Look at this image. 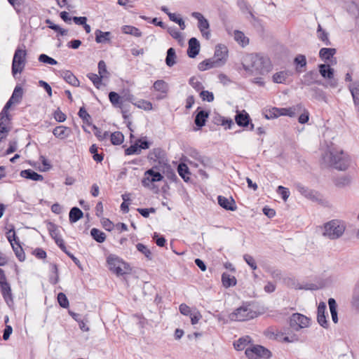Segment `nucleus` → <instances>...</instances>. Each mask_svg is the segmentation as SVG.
Returning a JSON list of instances; mask_svg holds the SVG:
<instances>
[{"label":"nucleus","mask_w":359,"mask_h":359,"mask_svg":"<svg viewBox=\"0 0 359 359\" xmlns=\"http://www.w3.org/2000/svg\"><path fill=\"white\" fill-rule=\"evenodd\" d=\"M243 66L245 71L250 72L254 74L264 75L271 70L269 59L259 54L248 55Z\"/></svg>","instance_id":"f257e3e1"},{"label":"nucleus","mask_w":359,"mask_h":359,"mask_svg":"<svg viewBox=\"0 0 359 359\" xmlns=\"http://www.w3.org/2000/svg\"><path fill=\"white\" fill-rule=\"evenodd\" d=\"M323 158L330 166L339 170H345L349 166V156L342 151L340 152L329 151L324 155Z\"/></svg>","instance_id":"f03ea898"},{"label":"nucleus","mask_w":359,"mask_h":359,"mask_svg":"<svg viewBox=\"0 0 359 359\" xmlns=\"http://www.w3.org/2000/svg\"><path fill=\"white\" fill-rule=\"evenodd\" d=\"M345 229L346 224L343 221L333 219L325 224L323 235L329 239L334 240L340 238Z\"/></svg>","instance_id":"7ed1b4c3"},{"label":"nucleus","mask_w":359,"mask_h":359,"mask_svg":"<svg viewBox=\"0 0 359 359\" xmlns=\"http://www.w3.org/2000/svg\"><path fill=\"white\" fill-rule=\"evenodd\" d=\"M259 314L250 304H243L229 315V318L234 321H247L257 318Z\"/></svg>","instance_id":"20e7f679"},{"label":"nucleus","mask_w":359,"mask_h":359,"mask_svg":"<svg viewBox=\"0 0 359 359\" xmlns=\"http://www.w3.org/2000/svg\"><path fill=\"white\" fill-rule=\"evenodd\" d=\"M302 105L297 104L288 108H277L273 107L272 109L266 111L264 116L266 119H272L278 118L280 116H288L290 117H294L297 113L300 112L302 110Z\"/></svg>","instance_id":"39448f33"},{"label":"nucleus","mask_w":359,"mask_h":359,"mask_svg":"<svg viewBox=\"0 0 359 359\" xmlns=\"http://www.w3.org/2000/svg\"><path fill=\"white\" fill-rule=\"evenodd\" d=\"M23 48L18 46L15 51L12 62V74L15 76L17 73H21L25 68L26 63L27 51L25 46Z\"/></svg>","instance_id":"423d86ee"},{"label":"nucleus","mask_w":359,"mask_h":359,"mask_svg":"<svg viewBox=\"0 0 359 359\" xmlns=\"http://www.w3.org/2000/svg\"><path fill=\"white\" fill-rule=\"evenodd\" d=\"M245 354L248 359H257L259 358L268 359L271 356V352L261 345H252L247 348Z\"/></svg>","instance_id":"0eeeda50"},{"label":"nucleus","mask_w":359,"mask_h":359,"mask_svg":"<svg viewBox=\"0 0 359 359\" xmlns=\"http://www.w3.org/2000/svg\"><path fill=\"white\" fill-rule=\"evenodd\" d=\"M0 290L8 305L13 303V295L10 284L8 283L4 271L0 268Z\"/></svg>","instance_id":"6e6552de"},{"label":"nucleus","mask_w":359,"mask_h":359,"mask_svg":"<svg viewBox=\"0 0 359 359\" xmlns=\"http://www.w3.org/2000/svg\"><path fill=\"white\" fill-rule=\"evenodd\" d=\"M310 319L301 313H293L290 319V326L295 331L309 327Z\"/></svg>","instance_id":"1a4fd4ad"},{"label":"nucleus","mask_w":359,"mask_h":359,"mask_svg":"<svg viewBox=\"0 0 359 359\" xmlns=\"http://www.w3.org/2000/svg\"><path fill=\"white\" fill-rule=\"evenodd\" d=\"M295 189L304 197L313 201H321L320 194L313 189H310L301 183L294 184Z\"/></svg>","instance_id":"9d476101"},{"label":"nucleus","mask_w":359,"mask_h":359,"mask_svg":"<svg viewBox=\"0 0 359 359\" xmlns=\"http://www.w3.org/2000/svg\"><path fill=\"white\" fill-rule=\"evenodd\" d=\"M228 56L227 48L222 44H218L215 47V53L211 59L217 64L218 67L222 66L226 61Z\"/></svg>","instance_id":"9b49d317"},{"label":"nucleus","mask_w":359,"mask_h":359,"mask_svg":"<svg viewBox=\"0 0 359 359\" xmlns=\"http://www.w3.org/2000/svg\"><path fill=\"white\" fill-rule=\"evenodd\" d=\"M235 121L236 124L241 127L246 128L250 126V130H254L255 126L251 122L249 114L245 110L236 111Z\"/></svg>","instance_id":"f8f14e48"},{"label":"nucleus","mask_w":359,"mask_h":359,"mask_svg":"<svg viewBox=\"0 0 359 359\" xmlns=\"http://www.w3.org/2000/svg\"><path fill=\"white\" fill-rule=\"evenodd\" d=\"M163 178V175L159 172H155L153 168L149 169L144 172L142 184L144 187H149L150 183L160 182Z\"/></svg>","instance_id":"ddd939ff"},{"label":"nucleus","mask_w":359,"mask_h":359,"mask_svg":"<svg viewBox=\"0 0 359 359\" xmlns=\"http://www.w3.org/2000/svg\"><path fill=\"white\" fill-rule=\"evenodd\" d=\"M200 51V43L196 38L192 37L189 40V47L187 55L191 58H194L198 55Z\"/></svg>","instance_id":"4468645a"},{"label":"nucleus","mask_w":359,"mask_h":359,"mask_svg":"<svg viewBox=\"0 0 359 359\" xmlns=\"http://www.w3.org/2000/svg\"><path fill=\"white\" fill-rule=\"evenodd\" d=\"M326 305L324 302H320L317 309L318 323L323 327L327 328L328 323L325 316Z\"/></svg>","instance_id":"2eb2a0df"},{"label":"nucleus","mask_w":359,"mask_h":359,"mask_svg":"<svg viewBox=\"0 0 359 359\" xmlns=\"http://www.w3.org/2000/svg\"><path fill=\"white\" fill-rule=\"evenodd\" d=\"M59 74L63 79L74 87L79 86L80 82L79 79L69 70H62L59 72Z\"/></svg>","instance_id":"dca6fc26"},{"label":"nucleus","mask_w":359,"mask_h":359,"mask_svg":"<svg viewBox=\"0 0 359 359\" xmlns=\"http://www.w3.org/2000/svg\"><path fill=\"white\" fill-rule=\"evenodd\" d=\"M217 201L219 205L225 210L234 211L237 208L235 201L232 198H227L224 196H219Z\"/></svg>","instance_id":"f3484780"},{"label":"nucleus","mask_w":359,"mask_h":359,"mask_svg":"<svg viewBox=\"0 0 359 359\" xmlns=\"http://www.w3.org/2000/svg\"><path fill=\"white\" fill-rule=\"evenodd\" d=\"M191 16L198 20V27L200 32L209 29L210 25L207 19L198 12H193Z\"/></svg>","instance_id":"a211bd4d"},{"label":"nucleus","mask_w":359,"mask_h":359,"mask_svg":"<svg viewBox=\"0 0 359 359\" xmlns=\"http://www.w3.org/2000/svg\"><path fill=\"white\" fill-rule=\"evenodd\" d=\"M318 77V74L316 72L311 71L307 72L304 76L303 83L306 86H311L313 83L322 84V82L317 79Z\"/></svg>","instance_id":"6ab92c4d"},{"label":"nucleus","mask_w":359,"mask_h":359,"mask_svg":"<svg viewBox=\"0 0 359 359\" xmlns=\"http://www.w3.org/2000/svg\"><path fill=\"white\" fill-rule=\"evenodd\" d=\"M20 175L22 177L34 181H42L43 180V177L41 175L38 174L31 169L23 170L20 172Z\"/></svg>","instance_id":"aec40b11"},{"label":"nucleus","mask_w":359,"mask_h":359,"mask_svg":"<svg viewBox=\"0 0 359 359\" xmlns=\"http://www.w3.org/2000/svg\"><path fill=\"white\" fill-rule=\"evenodd\" d=\"M13 104H16L15 102H13L12 100L9 99L8 101L6 102V105L3 108L2 111L0 113V123L6 125L8 122L10 121L9 115L8 113V110L11 107Z\"/></svg>","instance_id":"412c9836"},{"label":"nucleus","mask_w":359,"mask_h":359,"mask_svg":"<svg viewBox=\"0 0 359 359\" xmlns=\"http://www.w3.org/2000/svg\"><path fill=\"white\" fill-rule=\"evenodd\" d=\"M209 116V112L205 110H200L197 112L194 123L198 127L201 128L205 125L207 118Z\"/></svg>","instance_id":"4be33fe9"},{"label":"nucleus","mask_w":359,"mask_h":359,"mask_svg":"<svg viewBox=\"0 0 359 359\" xmlns=\"http://www.w3.org/2000/svg\"><path fill=\"white\" fill-rule=\"evenodd\" d=\"M95 41L98 43H108L111 40L110 32H102L100 29H96L95 32Z\"/></svg>","instance_id":"5701e85b"},{"label":"nucleus","mask_w":359,"mask_h":359,"mask_svg":"<svg viewBox=\"0 0 359 359\" xmlns=\"http://www.w3.org/2000/svg\"><path fill=\"white\" fill-rule=\"evenodd\" d=\"M53 133L56 137L63 140L69 135L70 129L64 126H59L53 129Z\"/></svg>","instance_id":"b1692460"},{"label":"nucleus","mask_w":359,"mask_h":359,"mask_svg":"<svg viewBox=\"0 0 359 359\" xmlns=\"http://www.w3.org/2000/svg\"><path fill=\"white\" fill-rule=\"evenodd\" d=\"M319 72L321 76L328 79L334 77V69L329 65L321 64L319 65Z\"/></svg>","instance_id":"393cba45"},{"label":"nucleus","mask_w":359,"mask_h":359,"mask_svg":"<svg viewBox=\"0 0 359 359\" xmlns=\"http://www.w3.org/2000/svg\"><path fill=\"white\" fill-rule=\"evenodd\" d=\"M83 216V212L77 207L72 208L69 214V219L70 223H75Z\"/></svg>","instance_id":"a878e982"},{"label":"nucleus","mask_w":359,"mask_h":359,"mask_svg":"<svg viewBox=\"0 0 359 359\" xmlns=\"http://www.w3.org/2000/svg\"><path fill=\"white\" fill-rule=\"evenodd\" d=\"M250 341L251 338L249 336H245L234 341L233 346L237 351H242L245 348Z\"/></svg>","instance_id":"bb28decb"},{"label":"nucleus","mask_w":359,"mask_h":359,"mask_svg":"<svg viewBox=\"0 0 359 359\" xmlns=\"http://www.w3.org/2000/svg\"><path fill=\"white\" fill-rule=\"evenodd\" d=\"M107 261L109 264V270L115 273L117 270V266H119L122 260L115 255H109Z\"/></svg>","instance_id":"cd10ccee"},{"label":"nucleus","mask_w":359,"mask_h":359,"mask_svg":"<svg viewBox=\"0 0 359 359\" xmlns=\"http://www.w3.org/2000/svg\"><path fill=\"white\" fill-rule=\"evenodd\" d=\"M47 229H48L50 236L55 241V242L57 239L61 238V237L60 236V232L58 230V227L55 224H54L51 222H48L47 224Z\"/></svg>","instance_id":"c85d7f7f"},{"label":"nucleus","mask_w":359,"mask_h":359,"mask_svg":"<svg viewBox=\"0 0 359 359\" xmlns=\"http://www.w3.org/2000/svg\"><path fill=\"white\" fill-rule=\"evenodd\" d=\"M222 282L225 287H229L236 285V279L234 276L229 275L227 273H223L222 275Z\"/></svg>","instance_id":"c756f323"},{"label":"nucleus","mask_w":359,"mask_h":359,"mask_svg":"<svg viewBox=\"0 0 359 359\" xmlns=\"http://www.w3.org/2000/svg\"><path fill=\"white\" fill-rule=\"evenodd\" d=\"M177 172L180 176L184 180V182H188L190 178V172L188 166L185 163H180L177 167Z\"/></svg>","instance_id":"7c9ffc66"},{"label":"nucleus","mask_w":359,"mask_h":359,"mask_svg":"<svg viewBox=\"0 0 359 359\" xmlns=\"http://www.w3.org/2000/svg\"><path fill=\"white\" fill-rule=\"evenodd\" d=\"M11 246L18 260L23 262L25 259V254L20 242H15L14 244L11 245Z\"/></svg>","instance_id":"2f4dec72"},{"label":"nucleus","mask_w":359,"mask_h":359,"mask_svg":"<svg viewBox=\"0 0 359 359\" xmlns=\"http://www.w3.org/2000/svg\"><path fill=\"white\" fill-rule=\"evenodd\" d=\"M328 304L330 307L332 319L334 323H337L338 322V316L337 311V305L335 299L333 298H330L328 299Z\"/></svg>","instance_id":"473e14b6"},{"label":"nucleus","mask_w":359,"mask_h":359,"mask_svg":"<svg viewBox=\"0 0 359 359\" xmlns=\"http://www.w3.org/2000/svg\"><path fill=\"white\" fill-rule=\"evenodd\" d=\"M336 53L335 48H323L319 51V56L323 60H328Z\"/></svg>","instance_id":"72a5a7b5"},{"label":"nucleus","mask_w":359,"mask_h":359,"mask_svg":"<svg viewBox=\"0 0 359 359\" xmlns=\"http://www.w3.org/2000/svg\"><path fill=\"white\" fill-rule=\"evenodd\" d=\"M90 235L95 241L100 243L104 242L106 240L105 233L96 228H93L90 230Z\"/></svg>","instance_id":"f704fd0d"},{"label":"nucleus","mask_w":359,"mask_h":359,"mask_svg":"<svg viewBox=\"0 0 359 359\" xmlns=\"http://www.w3.org/2000/svg\"><path fill=\"white\" fill-rule=\"evenodd\" d=\"M176 53L173 48H170L167 50V55L165 57V63L168 67H172L176 63Z\"/></svg>","instance_id":"c9c22d12"},{"label":"nucleus","mask_w":359,"mask_h":359,"mask_svg":"<svg viewBox=\"0 0 359 359\" xmlns=\"http://www.w3.org/2000/svg\"><path fill=\"white\" fill-rule=\"evenodd\" d=\"M234 39L243 47L249 43V39L241 31L236 30L234 32Z\"/></svg>","instance_id":"e433bc0d"},{"label":"nucleus","mask_w":359,"mask_h":359,"mask_svg":"<svg viewBox=\"0 0 359 359\" xmlns=\"http://www.w3.org/2000/svg\"><path fill=\"white\" fill-rule=\"evenodd\" d=\"M198 67L200 71H205L212 68L218 67V66L211 58H209L200 62Z\"/></svg>","instance_id":"4c0bfd02"},{"label":"nucleus","mask_w":359,"mask_h":359,"mask_svg":"<svg viewBox=\"0 0 359 359\" xmlns=\"http://www.w3.org/2000/svg\"><path fill=\"white\" fill-rule=\"evenodd\" d=\"M317 32L318 39L322 41L325 46L331 45V42L328 38V33L323 29L320 25L318 26Z\"/></svg>","instance_id":"58836bf2"},{"label":"nucleus","mask_w":359,"mask_h":359,"mask_svg":"<svg viewBox=\"0 0 359 359\" xmlns=\"http://www.w3.org/2000/svg\"><path fill=\"white\" fill-rule=\"evenodd\" d=\"M351 182V178L348 175L341 176L334 180V184L340 188L350 185Z\"/></svg>","instance_id":"ea45409f"},{"label":"nucleus","mask_w":359,"mask_h":359,"mask_svg":"<svg viewBox=\"0 0 359 359\" xmlns=\"http://www.w3.org/2000/svg\"><path fill=\"white\" fill-rule=\"evenodd\" d=\"M109 137L111 142L114 145H119L122 144L124 140L123 135L119 131H116L111 134L109 133Z\"/></svg>","instance_id":"a19ab883"},{"label":"nucleus","mask_w":359,"mask_h":359,"mask_svg":"<svg viewBox=\"0 0 359 359\" xmlns=\"http://www.w3.org/2000/svg\"><path fill=\"white\" fill-rule=\"evenodd\" d=\"M153 88L155 90L166 94L168 90V86L163 80H157L154 82Z\"/></svg>","instance_id":"79ce46f5"},{"label":"nucleus","mask_w":359,"mask_h":359,"mask_svg":"<svg viewBox=\"0 0 359 359\" xmlns=\"http://www.w3.org/2000/svg\"><path fill=\"white\" fill-rule=\"evenodd\" d=\"M130 271L131 268L130 267V265L122 260L119 266H117V270L115 273L117 276H123L124 274L130 273Z\"/></svg>","instance_id":"37998d69"},{"label":"nucleus","mask_w":359,"mask_h":359,"mask_svg":"<svg viewBox=\"0 0 359 359\" xmlns=\"http://www.w3.org/2000/svg\"><path fill=\"white\" fill-rule=\"evenodd\" d=\"M23 95V90L22 88L17 86H15L13 94L11 97H10L11 100H12L13 102H15L16 104L20 102Z\"/></svg>","instance_id":"c03bdc74"},{"label":"nucleus","mask_w":359,"mask_h":359,"mask_svg":"<svg viewBox=\"0 0 359 359\" xmlns=\"http://www.w3.org/2000/svg\"><path fill=\"white\" fill-rule=\"evenodd\" d=\"M122 31L125 34H130L137 37L142 36V32L140 29L133 26L125 25L122 27Z\"/></svg>","instance_id":"a18cd8bd"},{"label":"nucleus","mask_w":359,"mask_h":359,"mask_svg":"<svg viewBox=\"0 0 359 359\" xmlns=\"http://www.w3.org/2000/svg\"><path fill=\"white\" fill-rule=\"evenodd\" d=\"M285 283L288 287L294 288L296 290H302V289L314 290L315 289L313 287H309L307 285L305 287H302L298 282H297L294 279H292V278H288L287 280H285Z\"/></svg>","instance_id":"49530a36"},{"label":"nucleus","mask_w":359,"mask_h":359,"mask_svg":"<svg viewBox=\"0 0 359 359\" xmlns=\"http://www.w3.org/2000/svg\"><path fill=\"white\" fill-rule=\"evenodd\" d=\"M109 99L114 107H121V100L120 95L116 92H110L109 93Z\"/></svg>","instance_id":"de8ad7c7"},{"label":"nucleus","mask_w":359,"mask_h":359,"mask_svg":"<svg viewBox=\"0 0 359 359\" xmlns=\"http://www.w3.org/2000/svg\"><path fill=\"white\" fill-rule=\"evenodd\" d=\"M312 93L313 98L318 100H325L326 96L324 91L317 87H313L310 89Z\"/></svg>","instance_id":"09e8293b"},{"label":"nucleus","mask_w":359,"mask_h":359,"mask_svg":"<svg viewBox=\"0 0 359 359\" xmlns=\"http://www.w3.org/2000/svg\"><path fill=\"white\" fill-rule=\"evenodd\" d=\"M94 135L97 137V139L100 141H102L105 139H107L109 137V132L102 130L97 127L96 126H93Z\"/></svg>","instance_id":"8fccbe9b"},{"label":"nucleus","mask_w":359,"mask_h":359,"mask_svg":"<svg viewBox=\"0 0 359 359\" xmlns=\"http://www.w3.org/2000/svg\"><path fill=\"white\" fill-rule=\"evenodd\" d=\"M288 76L289 75L286 72L283 71L277 72L273 76V81L277 83H283L285 82Z\"/></svg>","instance_id":"3c124183"},{"label":"nucleus","mask_w":359,"mask_h":359,"mask_svg":"<svg viewBox=\"0 0 359 359\" xmlns=\"http://www.w3.org/2000/svg\"><path fill=\"white\" fill-rule=\"evenodd\" d=\"M168 17L171 21L178 24L181 29L184 30L185 29L186 26L184 22L183 19L180 17V15H177L175 13H169Z\"/></svg>","instance_id":"603ef678"},{"label":"nucleus","mask_w":359,"mask_h":359,"mask_svg":"<svg viewBox=\"0 0 359 359\" xmlns=\"http://www.w3.org/2000/svg\"><path fill=\"white\" fill-rule=\"evenodd\" d=\"M87 77L93 82L95 88H100V86L102 84V78L100 75H97L94 73H88L87 74Z\"/></svg>","instance_id":"864d4df0"},{"label":"nucleus","mask_w":359,"mask_h":359,"mask_svg":"<svg viewBox=\"0 0 359 359\" xmlns=\"http://www.w3.org/2000/svg\"><path fill=\"white\" fill-rule=\"evenodd\" d=\"M265 335L271 339H279L283 336V334L278 331L275 332L273 328L270 327L266 330Z\"/></svg>","instance_id":"5fc2aeb1"},{"label":"nucleus","mask_w":359,"mask_h":359,"mask_svg":"<svg viewBox=\"0 0 359 359\" xmlns=\"http://www.w3.org/2000/svg\"><path fill=\"white\" fill-rule=\"evenodd\" d=\"M134 105L140 109H142L144 110H151L152 109V104L151 102L144 100H140L137 101L136 102L133 103Z\"/></svg>","instance_id":"6e6d98bb"},{"label":"nucleus","mask_w":359,"mask_h":359,"mask_svg":"<svg viewBox=\"0 0 359 359\" xmlns=\"http://www.w3.org/2000/svg\"><path fill=\"white\" fill-rule=\"evenodd\" d=\"M98 67L99 75L102 79L108 77L109 72H107V65H106V63H105V62L104 60H100L98 62V67Z\"/></svg>","instance_id":"4d7b16f0"},{"label":"nucleus","mask_w":359,"mask_h":359,"mask_svg":"<svg viewBox=\"0 0 359 359\" xmlns=\"http://www.w3.org/2000/svg\"><path fill=\"white\" fill-rule=\"evenodd\" d=\"M136 248L137 250L140 252L141 253H142L143 255H144V256L149 259H151L152 257H151V252L150 251L149 249H148V248L144 245V244L142 243H137L136 245Z\"/></svg>","instance_id":"13d9d810"},{"label":"nucleus","mask_w":359,"mask_h":359,"mask_svg":"<svg viewBox=\"0 0 359 359\" xmlns=\"http://www.w3.org/2000/svg\"><path fill=\"white\" fill-rule=\"evenodd\" d=\"M57 302L60 306L62 308L67 309L69 306V300L63 292H60L57 294Z\"/></svg>","instance_id":"bf43d9fd"},{"label":"nucleus","mask_w":359,"mask_h":359,"mask_svg":"<svg viewBox=\"0 0 359 359\" xmlns=\"http://www.w3.org/2000/svg\"><path fill=\"white\" fill-rule=\"evenodd\" d=\"M39 61L40 62L46 63L51 65H55L57 64V62L55 59L49 57L46 54H41L39 57Z\"/></svg>","instance_id":"052dcab7"},{"label":"nucleus","mask_w":359,"mask_h":359,"mask_svg":"<svg viewBox=\"0 0 359 359\" xmlns=\"http://www.w3.org/2000/svg\"><path fill=\"white\" fill-rule=\"evenodd\" d=\"M189 83L197 91L203 88L202 83L195 76H192L189 79Z\"/></svg>","instance_id":"680f3d73"},{"label":"nucleus","mask_w":359,"mask_h":359,"mask_svg":"<svg viewBox=\"0 0 359 359\" xmlns=\"http://www.w3.org/2000/svg\"><path fill=\"white\" fill-rule=\"evenodd\" d=\"M162 150L160 148H156L150 151L148 155V158L153 161H156L161 157Z\"/></svg>","instance_id":"e2e57ef3"},{"label":"nucleus","mask_w":359,"mask_h":359,"mask_svg":"<svg viewBox=\"0 0 359 359\" xmlns=\"http://www.w3.org/2000/svg\"><path fill=\"white\" fill-rule=\"evenodd\" d=\"M168 32L173 39H177L178 41H182L181 33L178 31L177 28L169 27L168 29Z\"/></svg>","instance_id":"0e129e2a"},{"label":"nucleus","mask_w":359,"mask_h":359,"mask_svg":"<svg viewBox=\"0 0 359 359\" xmlns=\"http://www.w3.org/2000/svg\"><path fill=\"white\" fill-rule=\"evenodd\" d=\"M140 153V149L138 148V142H135L134 144L130 146L125 150L126 155L138 154Z\"/></svg>","instance_id":"69168bd1"},{"label":"nucleus","mask_w":359,"mask_h":359,"mask_svg":"<svg viewBox=\"0 0 359 359\" xmlns=\"http://www.w3.org/2000/svg\"><path fill=\"white\" fill-rule=\"evenodd\" d=\"M200 96L203 101L212 102L214 100V95L212 92L208 90H202L200 93Z\"/></svg>","instance_id":"338daca9"},{"label":"nucleus","mask_w":359,"mask_h":359,"mask_svg":"<svg viewBox=\"0 0 359 359\" xmlns=\"http://www.w3.org/2000/svg\"><path fill=\"white\" fill-rule=\"evenodd\" d=\"M243 259L246 262V263L251 267L252 269H257V266L253 257H252L250 255H245L243 256Z\"/></svg>","instance_id":"774afa93"}]
</instances>
